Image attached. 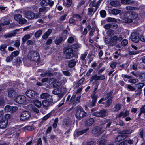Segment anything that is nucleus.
<instances>
[{
	"label": "nucleus",
	"mask_w": 145,
	"mask_h": 145,
	"mask_svg": "<svg viewBox=\"0 0 145 145\" xmlns=\"http://www.w3.org/2000/svg\"><path fill=\"white\" fill-rule=\"evenodd\" d=\"M87 113L84 110L83 108L80 106H78L76 108L75 116L78 120H80L85 117Z\"/></svg>",
	"instance_id": "nucleus-1"
},
{
	"label": "nucleus",
	"mask_w": 145,
	"mask_h": 145,
	"mask_svg": "<svg viewBox=\"0 0 145 145\" xmlns=\"http://www.w3.org/2000/svg\"><path fill=\"white\" fill-rule=\"evenodd\" d=\"M28 59L34 61H37L39 60L40 56L39 53L36 51H31L28 53Z\"/></svg>",
	"instance_id": "nucleus-2"
},
{
	"label": "nucleus",
	"mask_w": 145,
	"mask_h": 145,
	"mask_svg": "<svg viewBox=\"0 0 145 145\" xmlns=\"http://www.w3.org/2000/svg\"><path fill=\"white\" fill-rule=\"evenodd\" d=\"M108 112L107 109H102L99 111L93 112L92 115L97 117L103 118L106 116V114Z\"/></svg>",
	"instance_id": "nucleus-3"
},
{
	"label": "nucleus",
	"mask_w": 145,
	"mask_h": 145,
	"mask_svg": "<svg viewBox=\"0 0 145 145\" xmlns=\"http://www.w3.org/2000/svg\"><path fill=\"white\" fill-rule=\"evenodd\" d=\"M25 94L27 97L32 99H37L38 97V93L32 90H27L25 92Z\"/></svg>",
	"instance_id": "nucleus-4"
},
{
	"label": "nucleus",
	"mask_w": 145,
	"mask_h": 145,
	"mask_svg": "<svg viewBox=\"0 0 145 145\" xmlns=\"http://www.w3.org/2000/svg\"><path fill=\"white\" fill-rule=\"evenodd\" d=\"M73 50L71 48L67 47L66 48L64 51L65 54V57L66 59H69L73 57L74 56Z\"/></svg>",
	"instance_id": "nucleus-5"
},
{
	"label": "nucleus",
	"mask_w": 145,
	"mask_h": 145,
	"mask_svg": "<svg viewBox=\"0 0 145 145\" xmlns=\"http://www.w3.org/2000/svg\"><path fill=\"white\" fill-rule=\"evenodd\" d=\"M31 116V113L27 111H23L20 116V119L22 121H25L29 119Z\"/></svg>",
	"instance_id": "nucleus-6"
},
{
	"label": "nucleus",
	"mask_w": 145,
	"mask_h": 145,
	"mask_svg": "<svg viewBox=\"0 0 145 145\" xmlns=\"http://www.w3.org/2000/svg\"><path fill=\"white\" fill-rule=\"evenodd\" d=\"M122 35L119 36L115 35L111 37V44L113 46H114L117 43V41H121L123 39Z\"/></svg>",
	"instance_id": "nucleus-7"
},
{
	"label": "nucleus",
	"mask_w": 145,
	"mask_h": 145,
	"mask_svg": "<svg viewBox=\"0 0 145 145\" xmlns=\"http://www.w3.org/2000/svg\"><path fill=\"white\" fill-rule=\"evenodd\" d=\"M130 38L131 40L133 42L138 43L140 40L139 34L137 32H133L131 34Z\"/></svg>",
	"instance_id": "nucleus-8"
},
{
	"label": "nucleus",
	"mask_w": 145,
	"mask_h": 145,
	"mask_svg": "<svg viewBox=\"0 0 145 145\" xmlns=\"http://www.w3.org/2000/svg\"><path fill=\"white\" fill-rule=\"evenodd\" d=\"M72 123V120L69 118H67L63 120V126L66 129L68 128H69V129H71Z\"/></svg>",
	"instance_id": "nucleus-9"
},
{
	"label": "nucleus",
	"mask_w": 145,
	"mask_h": 145,
	"mask_svg": "<svg viewBox=\"0 0 145 145\" xmlns=\"http://www.w3.org/2000/svg\"><path fill=\"white\" fill-rule=\"evenodd\" d=\"M14 18L20 24H24L27 22L25 19L22 18V16L20 14H15L14 16Z\"/></svg>",
	"instance_id": "nucleus-10"
},
{
	"label": "nucleus",
	"mask_w": 145,
	"mask_h": 145,
	"mask_svg": "<svg viewBox=\"0 0 145 145\" xmlns=\"http://www.w3.org/2000/svg\"><path fill=\"white\" fill-rule=\"evenodd\" d=\"M15 100L17 103L24 104L26 102V98L24 95H20L17 96Z\"/></svg>",
	"instance_id": "nucleus-11"
},
{
	"label": "nucleus",
	"mask_w": 145,
	"mask_h": 145,
	"mask_svg": "<svg viewBox=\"0 0 145 145\" xmlns=\"http://www.w3.org/2000/svg\"><path fill=\"white\" fill-rule=\"evenodd\" d=\"M103 0H99L97 3L95 2V0H93L89 4V6L91 7H95V12H96L99 7L100 5Z\"/></svg>",
	"instance_id": "nucleus-12"
},
{
	"label": "nucleus",
	"mask_w": 145,
	"mask_h": 145,
	"mask_svg": "<svg viewBox=\"0 0 145 145\" xmlns=\"http://www.w3.org/2000/svg\"><path fill=\"white\" fill-rule=\"evenodd\" d=\"M53 104V99L51 98L50 99L44 100L42 102L43 106L45 107H48L52 105Z\"/></svg>",
	"instance_id": "nucleus-13"
},
{
	"label": "nucleus",
	"mask_w": 145,
	"mask_h": 145,
	"mask_svg": "<svg viewBox=\"0 0 145 145\" xmlns=\"http://www.w3.org/2000/svg\"><path fill=\"white\" fill-rule=\"evenodd\" d=\"M104 130L102 129L101 127L97 126L92 130L93 133L97 135L101 134L104 131Z\"/></svg>",
	"instance_id": "nucleus-14"
},
{
	"label": "nucleus",
	"mask_w": 145,
	"mask_h": 145,
	"mask_svg": "<svg viewBox=\"0 0 145 145\" xmlns=\"http://www.w3.org/2000/svg\"><path fill=\"white\" fill-rule=\"evenodd\" d=\"M91 97L92 99V102L91 104H89L88 106L89 107H92L95 106L97 99V97L95 94H92L91 95Z\"/></svg>",
	"instance_id": "nucleus-15"
},
{
	"label": "nucleus",
	"mask_w": 145,
	"mask_h": 145,
	"mask_svg": "<svg viewBox=\"0 0 145 145\" xmlns=\"http://www.w3.org/2000/svg\"><path fill=\"white\" fill-rule=\"evenodd\" d=\"M25 16L28 19L32 20L34 18L35 15L33 12L28 11L25 13Z\"/></svg>",
	"instance_id": "nucleus-16"
},
{
	"label": "nucleus",
	"mask_w": 145,
	"mask_h": 145,
	"mask_svg": "<svg viewBox=\"0 0 145 145\" xmlns=\"http://www.w3.org/2000/svg\"><path fill=\"white\" fill-rule=\"evenodd\" d=\"M67 36L66 35L65 37H59L56 38L55 40V43L57 45L59 44L63 40H64L67 37Z\"/></svg>",
	"instance_id": "nucleus-17"
},
{
	"label": "nucleus",
	"mask_w": 145,
	"mask_h": 145,
	"mask_svg": "<svg viewBox=\"0 0 145 145\" xmlns=\"http://www.w3.org/2000/svg\"><path fill=\"white\" fill-rule=\"evenodd\" d=\"M77 60L76 59H73L69 60L68 62V66L70 68H73L76 65Z\"/></svg>",
	"instance_id": "nucleus-18"
},
{
	"label": "nucleus",
	"mask_w": 145,
	"mask_h": 145,
	"mask_svg": "<svg viewBox=\"0 0 145 145\" xmlns=\"http://www.w3.org/2000/svg\"><path fill=\"white\" fill-rule=\"evenodd\" d=\"M127 136L125 135H122L118 136L115 138V141L116 142H119L123 140Z\"/></svg>",
	"instance_id": "nucleus-19"
},
{
	"label": "nucleus",
	"mask_w": 145,
	"mask_h": 145,
	"mask_svg": "<svg viewBox=\"0 0 145 145\" xmlns=\"http://www.w3.org/2000/svg\"><path fill=\"white\" fill-rule=\"evenodd\" d=\"M8 121L7 120H3L0 122V128L4 129L7 126Z\"/></svg>",
	"instance_id": "nucleus-20"
},
{
	"label": "nucleus",
	"mask_w": 145,
	"mask_h": 145,
	"mask_svg": "<svg viewBox=\"0 0 145 145\" xmlns=\"http://www.w3.org/2000/svg\"><path fill=\"white\" fill-rule=\"evenodd\" d=\"M132 131H133L132 129H124L120 131L119 132V134H121V135H125L131 133Z\"/></svg>",
	"instance_id": "nucleus-21"
},
{
	"label": "nucleus",
	"mask_w": 145,
	"mask_h": 145,
	"mask_svg": "<svg viewBox=\"0 0 145 145\" xmlns=\"http://www.w3.org/2000/svg\"><path fill=\"white\" fill-rule=\"evenodd\" d=\"M104 122L106 124V128L108 129L110 127L112 122V121L110 119H107L105 120Z\"/></svg>",
	"instance_id": "nucleus-22"
},
{
	"label": "nucleus",
	"mask_w": 145,
	"mask_h": 145,
	"mask_svg": "<svg viewBox=\"0 0 145 145\" xmlns=\"http://www.w3.org/2000/svg\"><path fill=\"white\" fill-rule=\"evenodd\" d=\"M129 114V111L128 110H126L121 112L118 115L119 117H121L122 116L125 117L128 116Z\"/></svg>",
	"instance_id": "nucleus-23"
},
{
	"label": "nucleus",
	"mask_w": 145,
	"mask_h": 145,
	"mask_svg": "<svg viewBox=\"0 0 145 145\" xmlns=\"http://www.w3.org/2000/svg\"><path fill=\"white\" fill-rule=\"evenodd\" d=\"M52 30L50 29H49L46 32L44 35L42 36V38L43 39H46L47 38L49 35L52 32Z\"/></svg>",
	"instance_id": "nucleus-24"
},
{
	"label": "nucleus",
	"mask_w": 145,
	"mask_h": 145,
	"mask_svg": "<svg viewBox=\"0 0 145 145\" xmlns=\"http://www.w3.org/2000/svg\"><path fill=\"white\" fill-rule=\"evenodd\" d=\"M16 95V93L13 90H10L8 91V95L11 98H12L15 97Z\"/></svg>",
	"instance_id": "nucleus-25"
},
{
	"label": "nucleus",
	"mask_w": 145,
	"mask_h": 145,
	"mask_svg": "<svg viewBox=\"0 0 145 145\" xmlns=\"http://www.w3.org/2000/svg\"><path fill=\"white\" fill-rule=\"evenodd\" d=\"M7 44H2L0 46V51L1 52L2 54H5L7 53V51L5 49L7 48Z\"/></svg>",
	"instance_id": "nucleus-26"
},
{
	"label": "nucleus",
	"mask_w": 145,
	"mask_h": 145,
	"mask_svg": "<svg viewBox=\"0 0 145 145\" xmlns=\"http://www.w3.org/2000/svg\"><path fill=\"white\" fill-rule=\"evenodd\" d=\"M40 97L42 99L49 98V99H50V98H52V97L48 93H44L41 95Z\"/></svg>",
	"instance_id": "nucleus-27"
},
{
	"label": "nucleus",
	"mask_w": 145,
	"mask_h": 145,
	"mask_svg": "<svg viewBox=\"0 0 145 145\" xmlns=\"http://www.w3.org/2000/svg\"><path fill=\"white\" fill-rule=\"evenodd\" d=\"M33 34L32 33L30 34H27L25 35L22 38V40L23 42H25L27 40L29 39L32 35Z\"/></svg>",
	"instance_id": "nucleus-28"
},
{
	"label": "nucleus",
	"mask_w": 145,
	"mask_h": 145,
	"mask_svg": "<svg viewBox=\"0 0 145 145\" xmlns=\"http://www.w3.org/2000/svg\"><path fill=\"white\" fill-rule=\"evenodd\" d=\"M33 102L35 105L38 108H40L42 106L41 102L38 100L35 99L33 100Z\"/></svg>",
	"instance_id": "nucleus-29"
},
{
	"label": "nucleus",
	"mask_w": 145,
	"mask_h": 145,
	"mask_svg": "<svg viewBox=\"0 0 145 145\" xmlns=\"http://www.w3.org/2000/svg\"><path fill=\"white\" fill-rule=\"evenodd\" d=\"M121 105L120 103H118L116 104L114 108L113 109L114 110V112H118L121 109Z\"/></svg>",
	"instance_id": "nucleus-30"
},
{
	"label": "nucleus",
	"mask_w": 145,
	"mask_h": 145,
	"mask_svg": "<svg viewBox=\"0 0 145 145\" xmlns=\"http://www.w3.org/2000/svg\"><path fill=\"white\" fill-rule=\"evenodd\" d=\"M72 48L76 50H78L81 48V46L80 44L78 43H75L71 45Z\"/></svg>",
	"instance_id": "nucleus-31"
},
{
	"label": "nucleus",
	"mask_w": 145,
	"mask_h": 145,
	"mask_svg": "<svg viewBox=\"0 0 145 145\" xmlns=\"http://www.w3.org/2000/svg\"><path fill=\"white\" fill-rule=\"evenodd\" d=\"M94 122V120L93 118H90L85 123L86 125L88 126H90L93 124Z\"/></svg>",
	"instance_id": "nucleus-32"
},
{
	"label": "nucleus",
	"mask_w": 145,
	"mask_h": 145,
	"mask_svg": "<svg viewBox=\"0 0 145 145\" xmlns=\"http://www.w3.org/2000/svg\"><path fill=\"white\" fill-rule=\"evenodd\" d=\"M52 93L54 94L59 95L61 93V90L60 89L56 88L53 90Z\"/></svg>",
	"instance_id": "nucleus-33"
},
{
	"label": "nucleus",
	"mask_w": 145,
	"mask_h": 145,
	"mask_svg": "<svg viewBox=\"0 0 145 145\" xmlns=\"http://www.w3.org/2000/svg\"><path fill=\"white\" fill-rule=\"evenodd\" d=\"M112 97H110L106 101V103L105 105V107H109L111 105L112 103Z\"/></svg>",
	"instance_id": "nucleus-34"
},
{
	"label": "nucleus",
	"mask_w": 145,
	"mask_h": 145,
	"mask_svg": "<svg viewBox=\"0 0 145 145\" xmlns=\"http://www.w3.org/2000/svg\"><path fill=\"white\" fill-rule=\"evenodd\" d=\"M94 10L95 9L92 7H91L90 8H88L87 14L88 15H92L95 12L94 11Z\"/></svg>",
	"instance_id": "nucleus-35"
},
{
	"label": "nucleus",
	"mask_w": 145,
	"mask_h": 145,
	"mask_svg": "<svg viewBox=\"0 0 145 145\" xmlns=\"http://www.w3.org/2000/svg\"><path fill=\"white\" fill-rule=\"evenodd\" d=\"M89 129V128H88L84 130L78 131L77 132V134L78 135H81L87 132Z\"/></svg>",
	"instance_id": "nucleus-36"
},
{
	"label": "nucleus",
	"mask_w": 145,
	"mask_h": 145,
	"mask_svg": "<svg viewBox=\"0 0 145 145\" xmlns=\"http://www.w3.org/2000/svg\"><path fill=\"white\" fill-rule=\"evenodd\" d=\"M49 0H42L40 2V5L42 6H46L48 5Z\"/></svg>",
	"instance_id": "nucleus-37"
},
{
	"label": "nucleus",
	"mask_w": 145,
	"mask_h": 145,
	"mask_svg": "<svg viewBox=\"0 0 145 145\" xmlns=\"http://www.w3.org/2000/svg\"><path fill=\"white\" fill-rule=\"evenodd\" d=\"M42 31L41 29H39L35 32L34 36L36 38H37L39 37L42 34Z\"/></svg>",
	"instance_id": "nucleus-38"
},
{
	"label": "nucleus",
	"mask_w": 145,
	"mask_h": 145,
	"mask_svg": "<svg viewBox=\"0 0 145 145\" xmlns=\"http://www.w3.org/2000/svg\"><path fill=\"white\" fill-rule=\"evenodd\" d=\"M22 130H23L24 131H31L33 130L34 129V128L31 126L28 125L25 126L24 127L22 128Z\"/></svg>",
	"instance_id": "nucleus-39"
},
{
	"label": "nucleus",
	"mask_w": 145,
	"mask_h": 145,
	"mask_svg": "<svg viewBox=\"0 0 145 145\" xmlns=\"http://www.w3.org/2000/svg\"><path fill=\"white\" fill-rule=\"evenodd\" d=\"M120 4V2L117 1H111L110 4L112 6L116 7L118 6Z\"/></svg>",
	"instance_id": "nucleus-40"
},
{
	"label": "nucleus",
	"mask_w": 145,
	"mask_h": 145,
	"mask_svg": "<svg viewBox=\"0 0 145 145\" xmlns=\"http://www.w3.org/2000/svg\"><path fill=\"white\" fill-rule=\"evenodd\" d=\"M130 16L132 18L136 19L138 18V15L136 12H132L131 13Z\"/></svg>",
	"instance_id": "nucleus-41"
},
{
	"label": "nucleus",
	"mask_w": 145,
	"mask_h": 145,
	"mask_svg": "<svg viewBox=\"0 0 145 145\" xmlns=\"http://www.w3.org/2000/svg\"><path fill=\"white\" fill-rule=\"evenodd\" d=\"M12 107L9 105L6 106L4 108V110L6 112H9L12 111Z\"/></svg>",
	"instance_id": "nucleus-42"
},
{
	"label": "nucleus",
	"mask_w": 145,
	"mask_h": 145,
	"mask_svg": "<svg viewBox=\"0 0 145 145\" xmlns=\"http://www.w3.org/2000/svg\"><path fill=\"white\" fill-rule=\"evenodd\" d=\"M121 12V10L116 9H113L111 11V13L113 14L116 15L120 13Z\"/></svg>",
	"instance_id": "nucleus-43"
},
{
	"label": "nucleus",
	"mask_w": 145,
	"mask_h": 145,
	"mask_svg": "<svg viewBox=\"0 0 145 145\" xmlns=\"http://www.w3.org/2000/svg\"><path fill=\"white\" fill-rule=\"evenodd\" d=\"M16 33H8L4 35V37L5 38H9L12 37L14 36Z\"/></svg>",
	"instance_id": "nucleus-44"
},
{
	"label": "nucleus",
	"mask_w": 145,
	"mask_h": 145,
	"mask_svg": "<svg viewBox=\"0 0 145 145\" xmlns=\"http://www.w3.org/2000/svg\"><path fill=\"white\" fill-rule=\"evenodd\" d=\"M80 96H79L76 98V99L74 100L73 103V106H75L77 104L80 102Z\"/></svg>",
	"instance_id": "nucleus-45"
},
{
	"label": "nucleus",
	"mask_w": 145,
	"mask_h": 145,
	"mask_svg": "<svg viewBox=\"0 0 145 145\" xmlns=\"http://www.w3.org/2000/svg\"><path fill=\"white\" fill-rule=\"evenodd\" d=\"M105 42L106 44H111V38H109L108 36H106L105 38Z\"/></svg>",
	"instance_id": "nucleus-46"
},
{
	"label": "nucleus",
	"mask_w": 145,
	"mask_h": 145,
	"mask_svg": "<svg viewBox=\"0 0 145 145\" xmlns=\"http://www.w3.org/2000/svg\"><path fill=\"white\" fill-rule=\"evenodd\" d=\"M53 75V74L50 72L44 73L40 74V76L42 77H44L46 76L50 77L52 76Z\"/></svg>",
	"instance_id": "nucleus-47"
},
{
	"label": "nucleus",
	"mask_w": 145,
	"mask_h": 145,
	"mask_svg": "<svg viewBox=\"0 0 145 145\" xmlns=\"http://www.w3.org/2000/svg\"><path fill=\"white\" fill-rule=\"evenodd\" d=\"M125 142H127L130 144H133V141L132 140H126L125 141L121 142L119 144H118V145H124L125 144Z\"/></svg>",
	"instance_id": "nucleus-48"
},
{
	"label": "nucleus",
	"mask_w": 145,
	"mask_h": 145,
	"mask_svg": "<svg viewBox=\"0 0 145 145\" xmlns=\"http://www.w3.org/2000/svg\"><path fill=\"white\" fill-rule=\"evenodd\" d=\"M123 21L125 23H130L132 22V20L127 17H124L123 18Z\"/></svg>",
	"instance_id": "nucleus-49"
},
{
	"label": "nucleus",
	"mask_w": 145,
	"mask_h": 145,
	"mask_svg": "<svg viewBox=\"0 0 145 145\" xmlns=\"http://www.w3.org/2000/svg\"><path fill=\"white\" fill-rule=\"evenodd\" d=\"M47 11V7H43L39 8V12H44L46 13Z\"/></svg>",
	"instance_id": "nucleus-50"
},
{
	"label": "nucleus",
	"mask_w": 145,
	"mask_h": 145,
	"mask_svg": "<svg viewBox=\"0 0 145 145\" xmlns=\"http://www.w3.org/2000/svg\"><path fill=\"white\" fill-rule=\"evenodd\" d=\"M136 86L138 89H141L145 85V84L144 83H141L136 84Z\"/></svg>",
	"instance_id": "nucleus-51"
},
{
	"label": "nucleus",
	"mask_w": 145,
	"mask_h": 145,
	"mask_svg": "<svg viewBox=\"0 0 145 145\" xmlns=\"http://www.w3.org/2000/svg\"><path fill=\"white\" fill-rule=\"evenodd\" d=\"M58 119L57 118H56L55 119L54 122V123L52 125L53 127L54 128H56L57 127V123H58Z\"/></svg>",
	"instance_id": "nucleus-52"
},
{
	"label": "nucleus",
	"mask_w": 145,
	"mask_h": 145,
	"mask_svg": "<svg viewBox=\"0 0 145 145\" xmlns=\"http://www.w3.org/2000/svg\"><path fill=\"white\" fill-rule=\"evenodd\" d=\"M22 57H18L16 59V64L17 65H19L22 63Z\"/></svg>",
	"instance_id": "nucleus-53"
},
{
	"label": "nucleus",
	"mask_w": 145,
	"mask_h": 145,
	"mask_svg": "<svg viewBox=\"0 0 145 145\" xmlns=\"http://www.w3.org/2000/svg\"><path fill=\"white\" fill-rule=\"evenodd\" d=\"M93 80L97 81L98 80V76L97 74H95L92 76L91 78L90 81L92 82Z\"/></svg>",
	"instance_id": "nucleus-54"
},
{
	"label": "nucleus",
	"mask_w": 145,
	"mask_h": 145,
	"mask_svg": "<svg viewBox=\"0 0 145 145\" xmlns=\"http://www.w3.org/2000/svg\"><path fill=\"white\" fill-rule=\"evenodd\" d=\"M140 79L142 82L145 81V74L142 73L139 75V76Z\"/></svg>",
	"instance_id": "nucleus-55"
},
{
	"label": "nucleus",
	"mask_w": 145,
	"mask_h": 145,
	"mask_svg": "<svg viewBox=\"0 0 145 145\" xmlns=\"http://www.w3.org/2000/svg\"><path fill=\"white\" fill-rule=\"evenodd\" d=\"M107 21L109 22H117L116 20L113 18L108 17L107 18Z\"/></svg>",
	"instance_id": "nucleus-56"
},
{
	"label": "nucleus",
	"mask_w": 145,
	"mask_h": 145,
	"mask_svg": "<svg viewBox=\"0 0 145 145\" xmlns=\"http://www.w3.org/2000/svg\"><path fill=\"white\" fill-rule=\"evenodd\" d=\"M126 8L127 10H133L135 9L138 10V8L131 6L127 7Z\"/></svg>",
	"instance_id": "nucleus-57"
},
{
	"label": "nucleus",
	"mask_w": 145,
	"mask_h": 145,
	"mask_svg": "<svg viewBox=\"0 0 145 145\" xmlns=\"http://www.w3.org/2000/svg\"><path fill=\"white\" fill-rule=\"evenodd\" d=\"M19 54V52L18 51L13 52H12L11 55L13 57H16L18 56Z\"/></svg>",
	"instance_id": "nucleus-58"
},
{
	"label": "nucleus",
	"mask_w": 145,
	"mask_h": 145,
	"mask_svg": "<svg viewBox=\"0 0 145 145\" xmlns=\"http://www.w3.org/2000/svg\"><path fill=\"white\" fill-rule=\"evenodd\" d=\"M9 22L8 21L4 23H0V31H1L2 30V26H4V25H7L9 24Z\"/></svg>",
	"instance_id": "nucleus-59"
},
{
	"label": "nucleus",
	"mask_w": 145,
	"mask_h": 145,
	"mask_svg": "<svg viewBox=\"0 0 145 145\" xmlns=\"http://www.w3.org/2000/svg\"><path fill=\"white\" fill-rule=\"evenodd\" d=\"M13 59V57L10 55L9 56L7 57L6 59V61L7 62H10Z\"/></svg>",
	"instance_id": "nucleus-60"
},
{
	"label": "nucleus",
	"mask_w": 145,
	"mask_h": 145,
	"mask_svg": "<svg viewBox=\"0 0 145 145\" xmlns=\"http://www.w3.org/2000/svg\"><path fill=\"white\" fill-rule=\"evenodd\" d=\"M127 88L128 89V90L129 91H133L135 89V88L130 85H127Z\"/></svg>",
	"instance_id": "nucleus-61"
},
{
	"label": "nucleus",
	"mask_w": 145,
	"mask_h": 145,
	"mask_svg": "<svg viewBox=\"0 0 145 145\" xmlns=\"http://www.w3.org/2000/svg\"><path fill=\"white\" fill-rule=\"evenodd\" d=\"M121 43L123 46H125L128 43V40L126 39H124L122 41Z\"/></svg>",
	"instance_id": "nucleus-62"
},
{
	"label": "nucleus",
	"mask_w": 145,
	"mask_h": 145,
	"mask_svg": "<svg viewBox=\"0 0 145 145\" xmlns=\"http://www.w3.org/2000/svg\"><path fill=\"white\" fill-rule=\"evenodd\" d=\"M74 39L73 37H69L67 40V41L69 43H72L73 42Z\"/></svg>",
	"instance_id": "nucleus-63"
},
{
	"label": "nucleus",
	"mask_w": 145,
	"mask_h": 145,
	"mask_svg": "<svg viewBox=\"0 0 145 145\" xmlns=\"http://www.w3.org/2000/svg\"><path fill=\"white\" fill-rule=\"evenodd\" d=\"M100 14L101 17H105L106 15V13L105 10H103L100 12Z\"/></svg>",
	"instance_id": "nucleus-64"
}]
</instances>
